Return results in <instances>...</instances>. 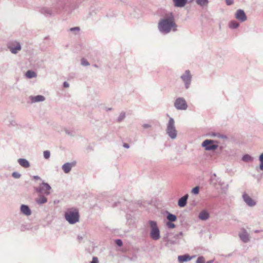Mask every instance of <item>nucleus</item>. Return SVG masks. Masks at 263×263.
Returning a JSON list of instances; mask_svg holds the SVG:
<instances>
[{
	"mask_svg": "<svg viewBox=\"0 0 263 263\" xmlns=\"http://www.w3.org/2000/svg\"><path fill=\"white\" fill-rule=\"evenodd\" d=\"M177 26L174 23V19L172 13L168 14L165 18L161 20L158 24L159 30L164 33H167L171 30H176Z\"/></svg>",
	"mask_w": 263,
	"mask_h": 263,
	"instance_id": "obj_1",
	"label": "nucleus"
},
{
	"mask_svg": "<svg viewBox=\"0 0 263 263\" xmlns=\"http://www.w3.org/2000/svg\"><path fill=\"white\" fill-rule=\"evenodd\" d=\"M65 217L69 223H75L79 220L78 210L75 208L68 209L65 213Z\"/></svg>",
	"mask_w": 263,
	"mask_h": 263,
	"instance_id": "obj_2",
	"label": "nucleus"
},
{
	"mask_svg": "<svg viewBox=\"0 0 263 263\" xmlns=\"http://www.w3.org/2000/svg\"><path fill=\"white\" fill-rule=\"evenodd\" d=\"M152 230L150 233L151 238L154 240H158L160 238V233L159 229L157 227V223L155 221H151L149 222Z\"/></svg>",
	"mask_w": 263,
	"mask_h": 263,
	"instance_id": "obj_3",
	"label": "nucleus"
},
{
	"mask_svg": "<svg viewBox=\"0 0 263 263\" xmlns=\"http://www.w3.org/2000/svg\"><path fill=\"white\" fill-rule=\"evenodd\" d=\"M174 120L173 118H170L167 127V133L173 139L176 138L177 133L174 126Z\"/></svg>",
	"mask_w": 263,
	"mask_h": 263,
	"instance_id": "obj_4",
	"label": "nucleus"
},
{
	"mask_svg": "<svg viewBox=\"0 0 263 263\" xmlns=\"http://www.w3.org/2000/svg\"><path fill=\"white\" fill-rule=\"evenodd\" d=\"M202 146L205 148L206 150H215L217 148L218 145L216 142L212 140H205L202 143Z\"/></svg>",
	"mask_w": 263,
	"mask_h": 263,
	"instance_id": "obj_5",
	"label": "nucleus"
},
{
	"mask_svg": "<svg viewBox=\"0 0 263 263\" xmlns=\"http://www.w3.org/2000/svg\"><path fill=\"white\" fill-rule=\"evenodd\" d=\"M174 105L177 109L180 110H185L187 107L186 101L181 98H178L176 100Z\"/></svg>",
	"mask_w": 263,
	"mask_h": 263,
	"instance_id": "obj_6",
	"label": "nucleus"
},
{
	"mask_svg": "<svg viewBox=\"0 0 263 263\" xmlns=\"http://www.w3.org/2000/svg\"><path fill=\"white\" fill-rule=\"evenodd\" d=\"M181 79L185 83L186 88H188L191 80V76L190 71L186 70L184 74L181 76Z\"/></svg>",
	"mask_w": 263,
	"mask_h": 263,
	"instance_id": "obj_7",
	"label": "nucleus"
},
{
	"mask_svg": "<svg viewBox=\"0 0 263 263\" xmlns=\"http://www.w3.org/2000/svg\"><path fill=\"white\" fill-rule=\"evenodd\" d=\"M50 190L51 187L48 184L42 183L40 186L39 192L41 193L48 195L50 193Z\"/></svg>",
	"mask_w": 263,
	"mask_h": 263,
	"instance_id": "obj_8",
	"label": "nucleus"
},
{
	"mask_svg": "<svg viewBox=\"0 0 263 263\" xmlns=\"http://www.w3.org/2000/svg\"><path fill=\"white\" fill-rule=\"evenodd\" d=\"M235 17L241 21L244 22L247 20V16L245 14V13L244 11L241 9H239L237 11L236 14H235Z\"/></svg>",
	"mask_w": 263,
	"mask_h": 263,
	"instance_id": "obj_9",
	"label": "nucleus"
},
{
	"mask_svg": "<svg viewBox=\"0 0 263 263\" xmlns=\"http://www.w3.org/2000/svg\"><path fill=\"white\" fill-rule=\"evenodd\" d=\"M239 237L241 240L245 242H247L249 240V236L246 230L244 229L241 230V232L239 234Z\"/></svg>",
	"mask_w": 263,
	"mask_h": 263,
	"instance_id": "obj_10",
	"label": "nucleus"
},
{
	"mask_svg": "<svg viewBox=\"0 0 263 263\" xmlns=\"http://www.w3.org/2000/svg\"><path fill=\"white\" fill-rule=\"evenodd\" d=\"M243 198L246 203L249 206H253L255 202L247 194L243 195Z\"/></svg>",
	"mask_w": 263,
	"mask_h": 263,
	"instance_id": "obj_11",
	"label": "nucleus"
},
{
	"mask_svg": "<svg viewBox=\"0 0 263 263\" xmlns=\"http://www.w3.org/2000/svg\"><path fill=\"white\" fill-rule=\"evenodd\" d=\"M15 44L14 46L12 44L9 46V48L13 53H16L21 49V45L18 43H16Z\"/></svg>",
	"mask_w": 263,
	"mask_h": 263,
	"instance_id": "obj_12",
	"label": "nucleus"
},
{
	"mask_svg": "<svg viewBox=\"0 0 263 263\" xmlns=\"http://www.w3.org/2000/svg\"><path fill=\"white\" fill-rule=\"evenodd\" d=\"M188 198V195L181 197L178 201V205L180 207H184L186 204L187 199Z\"/></svg>",
	"mask_w": 263,
	"mask_h": 263,
	"instance_id": "obj_13",
	"label": "nucleus"
},
{
	"mask_svg": "<svg viewBox=\"0 0 263 263\" xmlns=\"http://www.w3.org/2000/svg\"><path fill=\"white\" fill-rule=\"evenodd\" d=\"M209 217V214L206 211H201L199 215V218L202 220H205Z\"/></svg>",
	"mask_w": 263,
	"mask_h": 263,
	"instance_id": "obj_14",
	"label": "nucleus"
},
{
	"mask_svg": "<svg viewBox=\"0 0 263 263\" xmlns=\"http://www.w3.org/2000/svg\"><path fill=\"white\" fill-rule=\"evenodd\" d=\"M176 7H182L186 3V0H173Z\"/></svg>",
	"mask_w": 263,
	"mask_h": 263,
	"instance_id": "obj_15",
	"label": "nucleus"
},
{
	"mask_svg": "<svg viewBox=\"0 0 263 263\" xmlns=\"http://www.w3.org/2000/svg\"><path fill=\"white\" fill-rule=\"evenodd\" d=\"M21 212L26 215H30L31 211L29 207L25 205H22L21 208Z\"/></svg>",
	"mask_w": 263,
	"mask_h": 263,
	"instance_id": "obj_16",
	"label": "nucleus"
},
{
	"mask_svg": "<svg viewBox=\"0 0 263 263\" xmlns=\"http://www.w3.org/2000/svg\"><path fill=\"white\" fill-rule=\"evenodd\" d=\"M18 162L22 166L25 168H28L30 166L29 162L25 159H19Z\"/></svg>",
	"mask_w": 263,
	"mask_h": 263,
	"instance_id": "obj_17",
	"label": "nucleus"
},
{
	"mask_svg": "<svg viewBox=\"0 0 263 263\" xmlns=\"http://www.w3.org/2000/svg\"><path fill=\"white\" fill-rule=\"evenodd\" d=\"M178 261L182 263L184 261H186L191 259V257L187 255L179 256L178 257Z\"/></svg>",
	"mask_w": 263,
	"mask_h": 263,
	"instance_id": "obj_18",
	"label": "nucleus"
},
{
	"mask_svg": "<svg viewBox=\"0 0 263 263\" xmlns=\"http://www.w3.org/2000/svg\"><path fill=\"white\" fill-rule=\"evenodd\" d=\"M72 165L71 163H66L62 166V169L65 173H69L71 169Z\"/></svg>",
	"mask_w": 263,
	"mask_h": 263,
	"instance_id": "obj_19",
	"label": "nucleus"
},
{
	"mask_svg": "<svg viewBox=\"0 0 263 263\" xmlns=\"http://www.w3.org/2000/svg\"><path fill=\"white\" fill-rule=\"evenodd\" d=\"M45 100V98L41 95H38L35 97H34L32 98V101L33 102H40L43 101Z\"/></svg>",
	"mask_w": 263,
	"mask_h": 263,
	"instance_id": "obj_20",
	"label": "nucleus"
},
{
	"mask_svg": "<svg viewBox=\"0 0 263 263\" xmlns=\"http://www.w3.org/2000/svg\"><path fill=\"white\" fill-rule=\"evenodd\" d=\"M36 76V73L33 71L28 70L26 73V76L28 78H32L35 77Z\"/></svg>",
	"mask_w": 263,
	"mask_h": 263,
	"instance_id": "obj_21",
	"label": "nucleus"
},
{
	"mask_svg": "<svg viewBox=\"0 0 263 263\" xmlns=\"http://www.w3.org/2000/svg\"><path fill=\"white\" fill-rule=\"evenodd\" d=\"M167 219L171 222L175 221L177 220V217L175 215L168 213L167 216Z\"/></svg>",
	"mask_w": 263,
	"mask_h": 263,
	"instance_id": "obj_22",
	"label": "nucleus"
},
{
	"mask_svg": "<svg viewBox=\"0 0 263 263\" xmlns=\"http://www.w3.org/2000/svg\"><path fill=\"white\" fill-rule=\"evenodd\" d=\"M238 26V23L234 21H231L229 24V27L232 29L236 28Z\"/></svg>",
	"mask_w": 263,
	"mask_h": 263,
	"instance_id": "obj_23",
	"label": "nucleus"
},
{
	"mask_svg": "<svg viewBox=\"0 0 263 263\" xmlns=\"http://www.w3.org/2000/svg\"><path fill=\"white\" fill-rule=\"evenodd\" d=\"M197 3L200 6H205L208 4V0H196Z\"/></svg>",
	"mask_w": 263,
	"mask_h": 263,
	"instance_id": "obj_24",
	"label": "nucleus"
},
{
	"mask_svg": "<svg viewBox=\"0 0 263 263\" xmlns=\"http://www.w3.org/2000/svg\"><path fill=\"white\" fill-rule=\"evenodd\" d=\"M37 202L39 203H44L47 202V199L45 197H42L37 199Z\"/></svg>",
	"mask_w": 263,
	"mask_h": 263,
	"instance_id": "obj_25",
	"label": "nucleus"
},
{
	"mask_svg": "<svg viewBox=\"0 0 263 263\" xmlns=\"http://www.w3.org/2000/svg\"><path fill=\"white\" fill-rule=\"evenodd\" d=\"M259 160L260 161V168L263 171V153L260 155L259 157Z\"/></svg>",
	"mask_w": 263,
	"mask_h": 263,
	"instance_id": "obj_26",
	"label": "nucleus"
},
{
	"mask_svg": "<svg viewBox=\"0 0 263 263\" xmlns=\"http://www.w3.org/2000/svg\"><path fill=\"white\" fill-rule=\"evenodd\" d=\"M252 159L251 157L248 155H245L242 158V160L245 161H251Z\"/></svg>",
	"mask_w": 263,
	"mask_h": 263,
	"instance_id": "obj_27",
	"label": "nucleus"
},
{
	"mask_svg": "<svg viewBox=\"0 0 263 263\" xmlns=\"http://www.w3.org/2000/svg\"><path fill=\"white\" fill-rule=\"evenodd\" d=\"M199 187L198 186H196L192 189V192L194 194H198L199 193Z\"/></svg>",
	"mask_w": 263,
	"mask_h": 263,
	"instance_id": "obj_28",
	"label": "nucleus"
},
{
	"mask_svg": "<svg viewBox=\"0 0 263 263\" xmlns=\"http://www.w3.org/2000/svg\"><path fill=\"white\" fill-rule=\"evenodd\" d=\"M167 227L170 229H173L175 227V225L172 223L171 221L167 222L166 223Z\"/></svg>",
	"mask_w": 263,
	"mask_h": 263,
	"instance_id": "obj_29",
	"label": "nucleus"
},
{
	"mask_svg": "<svg viewBox=\"0 0 263 263\" xmlns=\"http://www.w3.org/2000/svg\"><path fill=\"white\" fill-rule=\"evenodd\" d=\"M44 157L45 159H48L50 157V152L48 151L44 152Z\"/></svg>",
	"mask_w": 263,
	"mask_h": 263,
	"instance_id": "obj_30",
	"label": "nucleus"
},
{
	"mask_svg": "<svg viewBox=\"0 0 263 263\" xmlns=\"http://www.w3.org/2000/svg\"><path fill=\"white\" fill-rule=\"evenodd\" d=\"M81 64L83 66H88L89 65V63L87 61V60L85 59H82L81 60Z\"/></svg>",
	"mask_w": 263,
	"mask_h": 263,
	"instance_id": "obj_31",
	"label": "nucleus"
},
{
	"mask_svg": "<svg viewBox=\"0 0 263 263\" xmlns=\"http://www.w3.org/2000/svg\"><path fill=\"white\" fill-rule=\"evenodd\" d=\"M196 263H204V259L203 257H199L198 258Z\"/></svg>",
	"mask_w": 263,
	"mask_h": 263,
	"instance_id": "obj_32",
	"label": "nucleus"
},
{
	"mask_svg": "<svg viewBox=\"0 0 263 263\" xmlns=\"http://www.w3.org/2000/svg\"><path fill=\"white\" fill-rule=\"evenodd\" d=\"M12 176L15 178H18L20 177L21 175L20 174L14 172L12 174Z\"/></svg>",
	"mask_w": 263,
	"mask_h": 263,
	"instance_id": "obj_33",
	"label": "nucleus"
},
{
	"mask_svg": "<svg viewBox=\"0 0 263 263\" xmlns=\"http://www.w3.org/2000/svg\"><path fill=\"white\" fill-rule=\"evenodd\" d=\"M125 114H121L120 117L119 118L118 121L120 122L125 118Z\"/></svg>",
	"mask_w": 263,
	"mask_h": 263,
	"instance_id": "obj_34",
	"label": "nucleus"
},
{
	"mask_svg": "<svg viewBox=\"0 0 263 263\" xmlns=\"http://www.w3.org/2000/svg\"><path fill=\"white\" fill-rule=\"evenodd\" d=\"M116 244L119 246H121L122 245V241L120 239H117L116 240Z\"/></svg>",
	"mask_w": 263,
	"mask_h": 263,
	"instance_id": "obj_35",
	"label": "nucleus"
},
{
	"mask_svg": "<svg viewBox=\"0 0 263 263\" xmlns=\"http://www.w3.org/2000/svg\"><path fill=\"white\" fill-rule=\"evenodd\" d=\"M91 263H99L98 259L97 257H93L92 258V261H91Z\"/></svg>",
	"mask_w": 263,
	"mask_h": 263,
	"instance_id": "obj_36",
	"label": "nucleus"
},
{
	"mask_svg": "<svg viewBox=\"0 0 263 263\" xmlns=\"http://www.w3.org/2000/svg\"><path fill=\"white\" fill-rule=\"evenodd\" d=\"M226 3L228 5H230L233 4V0H226Z\"/></svg>",
	"mask_w": 263,
	"mask_h": 263,
	"instance_id": "obj_37",
	"label": "nucleus"
},
{
	"mask_svg": "<svg viewBox=\"0 0 263 263\" xmlns=\"http://www.w3.org/2000/svg\"><path fill=\"white\" fill-rule=\"evenodd\" d=\"M64 87H66H66H69V84L67 82H65L64 83Z\"/></svg>",
	"mask_w": 263,
	"mask_h": 263,
	"instance_id": "obj_38",
	"label": "nucleus"
},
{
	"mask_svg": "<svg viewBox=\"0 0 263 263\" xmlns=\"http://www.w3.org/2000/svg\"><path fill=\"white\" fill-rule=\"evenodd\" d=\"M70 30H79V28L78 27H74V28H71Z\"/></svg>",
	"mask_w": 263,
	"mask_h": 263,
	"instance_id": "obj_39",
	"label": "nucleus"
},
{
	"mask_svg": "<svg viewBox=\"0 0 263 263\" xmlns=\"http://www.w3.org/2000/svg\"><path fill=\"white\" fill-rule=\"evenodd\" d=\"M123 146H124V147H125V148H128V147H129V145H128V144H127V143H124V144H123Z\"/></svg>",
	"mask_w": 263,
	"mask_h": 263,
	"instance_id": "obj_40",
	"label": "nucleus"
},
{
	"mask_svg": "<svg viewBox=\"0 0 263 263\" xmlns=\"http://www.w3.org/2000/svg\"><path fill=\"white\" fill-rule=\"evenodd\" d=\"M143 127H144V128H147V127H149V126L148 125H147V124H144V125H143Z\"/></svg>",
	"mask_w": 263,
	"mask_h": 263,
	"instance_id": "obj_41",
	"label": "nucleus"
},
{
	"mask_svg": "<svg viewBox=\"0 0 263 263\" xmlns=\"http://www.w3.org/2000/svg\"><path fill=\"white\" fill-rule=\"evenodd\" d=\"M34 178L35 179H39L40 177L39 176H34Z\"/></svg>",
	"mask_w": 263,
	"mask_h": 263,
	"instance_id": "obj_42",
	"label": "nucleus"
},
{
	"mask_svg": "<svg viewBox=\"0 0 263 263\" xmlns=\"http://www.w3.org/2000/svg\"><path fill=\"white\" fill-rule=\"evenodd\" d=\"M206 263H213V261H209Z\"/></svg>",
	"mask_w": 263,
	"mask_h": 263,
	"instance_id": "obj_43",
	"label": "nucleus"
}]
</instances>
